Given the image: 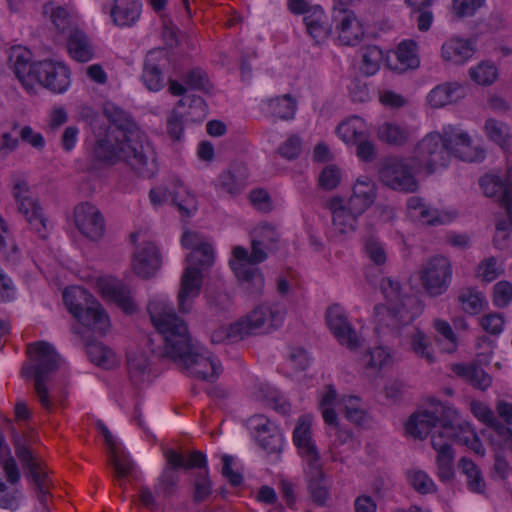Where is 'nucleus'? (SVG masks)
I'll return each mask as SVG.
<instances>
[{"label": "nucleus", "mask_w": 512, "mask_h": 512, "mask_svg": "<svg viewBox=\"0 0 512 512\" xmlns=\"http://www.w3.org/2000/svg\"><path fill=\"white\" fill-rule=\"evenodd\" d=\"M147 310L162 341V345L154 346V339H149L152 354L172 360L201 380L213 381L218 377L220 365L210 352H200L193 344L186 322L170 304L163 299H153Z\"/></svg>", "instance_id": "nucleus-1"}, {"label": "nucleus", "mask_w": 512, "mask_h": 512, "mask_svg": "<svg viewBox=\"0 0 512 512\" xmlns=\"http://www.w3.org/2000/svg\"><path fill=\"white\" fill-rule=\"evenodd\" d=\"M93 154L96 160L114 165L123 162L141 177L150 178L156 172L155 160L147 155L142 143L107 130L97 139Z\"/></svg>", "instance_id": "nucleus-2"}, {"label": "nucleus", "mask_w": 512, "mask_h": 512, "mask_svg": "<svg viewBox=\"0 0 512 512\" xmlns=\"http://www.w3.org/2000/svg\"><path fill=\"white\" fill-rule=\"evenodd\" d=\"M381 290L389 306L378 304L374 307L375 331L398 330L401 326L411 323L421 312L418 299L410 295H402L400 284L391 278L381 281Z\"/></svg>", "instance_id": "nucleus-3"}, {"label": "nucleus", "mask_w": 512, "mask_h": 512, "mask_svg": "<svg viewBox=\"0 0 512 512\" xmlns=\"http://www.w3.org/2000/svg\"><path fill=\"white\" fill-rule=\"evenodd\" d=\"M27 351L31 363L23 365L21 374L26 378H33L34 389L41 405L46 410H50L52 403L46 383L50 375L59 367V356L53 346L44 341L29 344Z\"/></svg>", "instance_id": "nucleus-4"}, {"label": "nucleus", "mask_w": 512, "mask_h": 512, "mask_svg": "<svg viewBox=\"0 0 512 512\" xmlns=\"http://www.w3.org/2000/svg\"><path fill=\"white\" fill-rule=\"evenodd\" d=\"M63 301L70 313L82 324L83 328L73 327L75 334H83L85 330H92L104 334L109 327V318L96 301L84 288L74 286L66 288L63 292Z\"/></svg>", "instance_id": "nucleus-5"}, {"label": "nucleus", "mask_w": 512, "mask_h": 512, "mask_svg": "<svg viewBox=\"0 0 512 512\" xmlns=\"http://www.w3.org/2000/svg\"><path fill=\"white\" fill-rule=\"evenodd\" d=\"M215 260L214 250L211 244H204L201 248L191 251L186 261L188 266L184 269L178 291V309L181 313H189L193 308L194 300L200 295L203 274L209 269Z\"/></svg>", "instance_id": "nucleus-6"}, {"label": "nucleus", "mask_w": 512, "mask_h": 512, "mask_svg": "<svg viewBox=\"0 0 512 512\" xmlns=\"http://www.w3.org/2000/svg\"><path fill=\"white\" fill-rule=\"evenodd\" d=\"M284 313L278 306L261 304L244 318L229 326L228 336L239 341L249 335L266 333L283 321Z\"/></svg>", "instance_id": "nucleus-7"}, {"label": "nucleus", "mask_w": 512, "mask_h": 512, "mask_svg": "<svg viewBox=\"0 0 512 512\" xmlns=\"http://www.w3.org/2000/svg\"><path fill=\"white\" fill-rule=\"evenodd\" d=\"M416 170L411 158L388 157L382 161L378 175L385 186L395 191L413 193L418 189Z\"/></svg>", "instance_id": "nucleus-8"}, {"label": "nucleus", "mask_w": 512, "mask_h": 512, "mask_svg": "<svg viewBox=\"0 0 512 512\" xmlns=\"http://www.w3.org/2000/svg\"><path fill=\"white\" fill-rule=\"evenodd\" d=\"M418 170L426 169L428 174L449 163L446 134L433 132L423 137L415 146L411 157Z\"/></svg>", "instance_id": "nucleus-9"}, {"label": "nucleus", "mask_w": 512, "mask_h": 512, "mask_svg": "<svg viewBox=\"0 0 512 512\" xmlns=\"http://www.w3.org/2000/svg\"><path fill=\"white\" fill-rule=\"evenodd\" d=\"M451 277L452 267L444 256L431 258L420 272L421 284L432 297L439 296L448 289Z\"/></svg>", "instance_id": "nucleus-10"}, {"label": "nucleus", "mask_w": 512, "mask_h": 512, "mask_svg": "<svg viewBox=\"0 0 512 512\" xmlns=\"http://www.w3.org/2000/svg\"><path fill=\"white\" fill-rule=\"evenodd\" d=\"M33 71V79L51 92L63 93L70 85V71L62 63L52 60L37 61Z\"/></svg>", "instance_id": "nucleus-11"}, {"label": "nucleus", "mask_w": 512, "mask_h": 512, "mask_svg": "<svg viewBox=\"0 0 512 512\" xmlns=\"http://www.w3.org/2000/svg\"><path fill=\"white\" fill-rule=\"evenodd\" d=\"M326 323L338 342L349 350H356L362 345L361 338L340 305L333 304L327 309Z\"/></svg>", "instance_id": "nucleus-12"}, {"label": "nucleus", "mask_w": 512, "mask_h": 512, "mask_svg": "<svg viewBox=\"0 0 512 512\" xmlns=\"http://www.w3.org/2000/svg\"><path fill=\"white\" fill-rule=\"evenodd\" d=\"M76 227L83 236L91 241H98L105 233V220L100 210L91 203L85 202L74 209Z\"/></svg>", "instance_id": "nucleus-13"}, {"label": "nucleus", "mask_w": 512, "mask_h": 512, "mask_svg": "<svg viewBox=\"0 0 512 512\" xmlns=\"http://www.w3.org/2000/svg\"><path fill=\"white\" fill-rule=\"evenodd\" d=\"M13 195L18 203L19 212L26 217L27 222L41 238H46V218L37 201L29 195L26 183H16Z\"/></svg>", "instance_id": "nucleus-14"}, {"label": "nucleus", "mask_w": 512, "mask_h": 512, "mask_svg": "<svg viewBox=\"0 0 512 512\" xmlns=\"http://www.w3.org/2000/svg\"><path fill=\"white\" fill-rule=\"evenodd\" d=\"M442 413V421L440 422V430L431 435L432 448L441 454L453 450L450 441L457 443L459 435L458 426L461 423V417L454 408H440Z\"/></svg>", "instance_id": "nucleus-15"}, {"label": "nucleus", "mask_w": 512, "mask_h": 512, "mask_svg": "<svg viewBox=\"0 0 512 512\" xmlns=\"http://www.w3.org/2000/svg\"><path fill=\"white\" fill-rule=\"evenodd\" d=\"M326 207L332 214V237L343 240L353 234L357 227V219L360 215L355 214L344 205L341 197L335 196L327 201Z\"/></svg>", "instance_id": "nucleus-16"}, {"label": "nucleus", "mask_w": 512, "mask_h": 512, "mask_svg": "<svg viewBox=\"0 0 512 512\" xmlns=\"http://www.w3.org/2000/svg\"><path fill=\"white\" fill-rule=\"evenodd\" d=\"M249 427L255 433L258 445L267 453H280L283 438L278 427L263 415H254L248 419Z\"/></svg>", "instance_id": "nucleus-17"}, {"label": "nucleus", "mask_w": 512, "mask_h": 512, "mask_svg": "<svg viewBox=\"0 0 512 512\" xmlns=\"http://www.w3.org/2000/svg\"><path fill=\"white\" fill-rule=\"evenodd\" d=\"M175 188L173 191H169L166 187L152 189L149 198L154 205H161L171 199L182 215L190 216L197 210L195 197L183 188L180 180L176 181Z\"/></svg>", "instance_id": "nucleus-18"}, {"label": "nucleus", "mask_w": 512, "mask_h": 512, "mask_svg": "<svg viewBox=\"0 0 512 512\" xmlns=\"http://www.w3.org/2000/svg\"><path fill=\"white\" fill-rule=\"evenodd\" d=\"M440 408H452L441 402L433 405L432 410H423L413 413L405 426L406 433L414 439H425L431 429L436 426L437 422L442 421V413Z\"/></svg>", "instance_id": "nucleus-19"}, {"label": "nucleus", "mask_w": 512, "mask_h": 512, "mask_svg": "<svg viewBox=\"0 0 512 512\" xmlns=\"http://www.w3.org/2000/svg\"><path fill=\"white\" fill-rule=\"evenodd\" d=\"M168 64L167 53L162 49L151 50L147 53L144 65L142 80L150 91H159L165 85L163 70Z\"/></svg>", "instance_id": "nucleus-20"}, {"label": "nucleus", "mask_w": 512, "mask_h": 512, "mask_svg": "<svg viewBox=\"0 0 512 512\" xmlns=\"http://www.w3.org/2000/svg\"><path fill=\"white\" fill-rule=\"evenodd\" d=\"M333 20L336 22L338 38L343 45L354 46L360 42L364 31L353 11L334 9Z\"/></svg>", "instance_id": "nucleus-21"}, {"label": "nucleus", "mask_w": 512, "mask_h": 512, "mask_svg": "<svg viewBox=\"0 0 512 512\" xmlns=\"http://www.w3.org/2000/svg\"><path fill=\"white\" fill-rule=\"evenodd\" d=\"M449 156L453 154L456 158L465 162H480L485 158V151L471 144L467 133H446Z\"/></svg>", "instance_id": "nucleus-22"}, {"label": "nucleus", "mask_w": 512, "mask_h": 512, "mask_svg": "<svg viewBox=\"0 0 512 512\" xmlns=\"http://www.w3.org/2000/svg\"><path fill=\"white\" fill-rule=\"evenodd\" d=\"M134 272L144 279L155 275L161 266L160 254L157 247L151 242H145L139 246L133 258Z\"/></svg>", "instance_id": "nucleus-23"}, {"label": "nucleus", "mask_w": 512, "mask_h": 512, "mask_svg": "<svg viewBox=\"0 0 512 512\" xmlns=\"http://www.w3.org/2000/svg\"><path fill=\"white\" fill-rule=\"evenodd\" d=\"M305 475L308 483V490L314 503L317 505H325L328 496V486L323 472L320 458L305 462Z\"/></svg>", "instance_id": "nucleus-24"}, {"label": "nucleus", "mask_w": 512, "mask_h": 512, "mask_svg": "<svg viewBox=\"0 0 512 512\" xmlns=\"http://www.w3.org/2000/svg\"><path fill=\"white\" fill-rule=\"evenodd\" d=\"M103 114L111 124L107 130H116L117 135L131 138L137 130V124L131 115L113 102L104 103Z\"/></svg>", "instance_id": "nucleus-25"}, {"label": "nucleus", "mask_w": 512, "mask_h": 512, "mask_svg": "<svg viewBox=\"0 0 512 512\" xmlns=\"http://www.w3.org/2000/svg\"><path fill=\"white\" fill-rule=\"evenodd\" d=\"M231 267L240 281L242 289L251 297H258L264 288V276L258 268L244 263L231 262Z\"/></svg>", "instance_id": "nucleus-26"}, {"label": "nucleus", "mask_w": 512, "mask_h": 512, "mask_svg": "<svg viewBox=\"0 0 512 512\" xmlns=\"http://www.w3.org/2000/svg\"><path fill=\"white\" fill-rule=\"evenodd\" d=\"M12 442L18 459L23 466L28 468L38 491H43V488L46 487L47 474L41 470V464L35 461L31 451L25 446L22 436L13 432Z\"/></svg>", "instance_id": "nucleus-27"}, {"label": "nucleus", "mask_w": 512, "mask_h": 512, "mask_svg": "<svg viewBox=\"0 0 512 512\" xmlns=\"http://www.w3.org/2000/svg\"><path fill=\"white\" fill-rule=\"evenodd\" d=\"M293 441L305 462L320 458L319 451L312 440L311 423L307 417L299 418L293 432Z\"/></svg>", "instance_id": "nucleus-28"}, {"label": "nucleus", "mask_w": 512, "mask_h": 512, "mask_svg": "<svg viewBox=\"0 0 512 512\" xmlns=\"http://www.w3.org/2000/svg\"><path fill=\"white\" fill-rule=\"evenodd\" d=\"M248 179V168L244 163L235 162L230 168L222 172L218 178L219 187L226 193L235 196L239 194L246 185Z\"/></svg>", "instance_id": "nucleus-29"}, {"label": "nucleus", "mask_w": 512, "mask_h": 512, "mask_svg": "<svg viewBox=\"0 0 512 512\" xmlns=\"http://www.w3.org/2000/svg\"><path fill=\"white\" fill-rule=\"evenodd\" d=\"M8 62L16 77L25 85L30 84L34 77L36 62H31V53L22 47L11 48Z\"/></svg>", "instance_id": "nucleus-30"}, {"label": "nucleus", "mask_w": 512, "mask_h": 512, "mask_svg": "<svg viewBox=\"0 0 512 512\" xmlns=\"http://www.w3.org/2000/svg\"><path fill=\"white\" fill-rule=\"evenodd\" d=\"M474 45L470 40L451 38L442 45L441 55L444 61L463 64L473 56Z\"/></svg>", "instance_id": "nucleus-31"}, {"label": "nucleus", "mask_w": 512, "mask_h": 512, "mask_svg": "<svg viewBox=\"0 0 512 512\" xmlns=\"http://www.w3.org/2000/svg\"><path fill=\"white\" fill-rule=\"evenodd\" d=\"M108 463L112 466L114 477L119 481L120 487L125 488L123 479L132 476L136 469L131 456L117 445L108 451Z\"/></svg>", "instance_id": "nucleus-32"}, {"label": "nucleus", "mask_w": 512, "mask_h": 512, "mask_svg": "<svg viewBox=\"0 0 512 512\" xmlns=\"http://www.w3.org/2000/svg\"><path fill=\"white\" fill-rule=\"evenodd\" d=\"M375 198L374 184L367 181H357L353 188V194L345 206L355 214L362 215L374 203Z\"/></svg>", "instance_id": "nucleus-33"}, {"label": "nucleus", "mask_w": 512, "mask_h": 512, "mask_svg": "<svg viewBox=\"0 0 512 512\" xmlns=\"http://www.w3.org/2000/svg\"><path fill=\"white\" fill-rule=\"evenodd\" d=\"M304 22L308 34L316 43L324 41L332 31V24L318 5L313 6L311 13L304 17Z\"/></svg>", "instance_id": "nucleus-34"}, {"label": "nucleus", "mask_w": 512, "mask_h": 512, "mask_svg": "<svg viewBox=\"0 0 512 512\" xmlns=\"http://www.w3.org/2000/svg\"><path fill=\"white\" fill-rule=\"evenodd\" d=\"M464 96V90L460 84L443 83L433 88L428 94L427 100L431 107L441 108L457 102Z\"/></svg>", "instance_id": "nucleus-35"}, {"label": "nucleus", "mask_w": 512, "mask_h": 512, "mask_svg": "<svg viewBox=\"0 0 512 512\" xmlns=\"http://www.w3.org/2000/svg\"><path fill=\"white\" fill-rule=\"evenodd\" d=\"M458 469L466 478V486L470 492L485 494L487 485L484 475L471 459L462 457L458 461Z\"/></svg>", "instance_id": "nucleus-36"}, {"label": "nucleus", "mask_w": 512, "mask_h": 512, "mask_svg": "<svg viewBox=\"0 0 512 512\" xmlns=\"http://www.w3.org/2000/svg\"><path fill=\"white\" fill-rule=\"evenodd\" d=\"M111 9L113 21L118 26H130L140 17L141 5L137 0H115Z\"/></svg>", "instance_id": "nucleus-37"}, {"label": "nucleus", "mask_w": 512, "mask_h": 512, "mask_svg": "<svg viewBox=\"0 0 512 512\" xmlns=\"http://www.w3.org/2000/svg\"><path fill=\"white\" fill-rule=\"evenodd\" d=\"M451 370L475 388L485 390L491 385V377L476 364H453Z\"/></svg>", "instance_id": "nucleus-38"}, {"label": "nucleus", "mask_w": 512, "mask_h": 512, "mask_svg": "<svg viewBox=\"0 0 512 512\" xmlns=\"http://www.w3.org/2000/svg\"><path fill=\"white\" fill-rule=\"evenodd\" d=\"M67 47L71 57L78 62H88L94 56V50L89 39L80 30L70 31Z\"/></svg>", "instance_id": "nucleus-39"}, {"label": "nucleus", "mask_w": 512, "mask_h": 512, "mask_svg": "<svg viewBox=\"0 0 512 512\" xmlns=\"http://www.w3.org/2000/svg\"><path fill=\"white\" fill-rule=\"evenodd\" d=\"M480 186L487 197H497L500 205L512 202V189L499 176L485 175Z\"/></svg>", "instance_id": "nucleus-40"}, {"label": "nucleus", "mask_w": 512, "mask_h": 512, "mask_svg": "<svg viewBox=\"0 0 512 512\" xmlns=\"http://www.w3.org/2000/svg\"><path fill=\"white\" fill-rule=\"evenodd\" d=\"M377 136L380 141L388 145L402 146L409 140L410 132L406 126L385 122L379 126Z\"/></svg>", "instance_id": "nucleus-41"}, {"label": "nucleus", "mask_w": 512, "mask_h": 512, "mask_svg": "<svg viewBox=\"0 0 512 512\" xmlns=\"http://www.w3.org/2000/svg\"><path fill=\"white\" fill-rule=\"evenodd\" d=\"M394 55L397 64L394 66L389 64L391 69L403 72L408 69H415L419 66V58L416 53V43L414 41H404L400 43Z\"/></svg>", "instance_id": "nucleus-42"}, {"label": "nucleus", "mask_w": 512, "mask_h": 512, "mask_svg": "<svg viewBox=\"0 0 512 512\" xmlns=\"http://www.w3.org/2000/svg\"><path fill=\"white\" fill-rule=\"evenodd\" d=\"M102 291L126 313L135 311V305L130 296V291L121 282H107L102 286Z\"/></svg>", "instance_id": "nucleus-43"}, {"label": "nucleus", "mask_w": 512, "mask_h": 512, "mask_svg": "<svg viewBox=\"0 0 512 512\" xmlns=\"http://www.w3.org/2000/svg\"><path fill=\"white\" fill-rule=\"evenodd\" d=\"M337 134L348 144H356L366 134L365 124L360 117H352L337 127Z\"/></svg>", "instance_id": "nucleus-44"}, {"label": "nucleus", "mask_w": 512, "mask_h": 512, "mask_svg": "<svg viewBox=\"0 0 512 512\" xmlns=\"http://www.w3.org/2000/svg\"><path fill=\"white\" fill-rule=\"evenodd\" d=\"M165 458L169 465L184 469H191L194 467L204 468L206 466V456L200 451H193L190 454L189 459L186 460L183 454L169 449L165 452Z\"/></svg>", "instance_id": "nucleus-45"}, {"label": "nucleus", "mask_w": 512, "mask_h": 512, "mask_svg": "<svg viewBox=\"0 0 512 512\" xmlns=\"http://www.w3.org/2000/svg\"><path fill=\"white\" fill-rule=\"evenodd\" d=\"M177 469H179V467H174L167 463V466L162 471L154 486L156 496L166 498L173 494L179 481V476L176 471Z\"/></svg>", "instance_id": "nucleus-46"}, {"label": "nucleus", "mask_w": 512, "mask_h": 512, "mask_svg": "<svg viewBox=\"0 0 512 512\" xmlns=\"http://www.w3.org/2000/svg\"><path fill=\"white\" fill-rule=\"evenodd\" d=\"M360 53L362 58L360 69L363 74L366 76L376 74L384 58L383 51L378 46L370 45L361 48Z\"/></svg>", "instance_id": "nucleus-47"}, {"label": "nucleus", "mask_w": 512, "mask_h": 512, "mask_svg": "<svg viewBox=\"0 0 512 512\" xmlns=\"http://www.w3.org/2000/svg\"><path fill=\"white\" fill-rule=\"evenodd\" d=\"M458 300L465 312L476 315L483 310L485 303L484 295L475 288H463L460 290Z\"/></svg>", "instance_id": "nucleus-48"}, {"label": "nucleus", "mask_w": 512, "mask_h": 512, "mask_svg": "<svg viewBox=\"0 0 512 512\" xmlns=\"http://www.w3.org/2000/svg\"><path fill=\"white\" fill-rule=\"evenodd\" d=\"M86 353L92 363L104 368H110L115 362L114 353L99 342H88Z\"/></svg>", "instance_id": "nucleus-49"}, {"label": "nucleus", "mask_w": 512, "mask_h": 512, "mask_svg": "<svg viewBox=\"0 0 512 512\" xmlns=\"http://www.w3.org/2000/svg\"><path fill=\"white\" fill-rule=\"evenodd\" d=\"M472 414L487 427L493 429L495 432L498 430L504 431V424L499 421L494 412L483 402L472 401L470 404Z\"/></svg>", "instance_id": "nucleus-50"}, {"label": "nucleus", "mask_w": 512, "mask_h": 512, "mask_svg": "<svg viewBox=\"0 0 512 512\" xmlns=\"http://www.w3.org/2000/svg\"><path fill=\"white\" fill-rule=\"evenodd\" d=\"M269 107L275 117L289 120L295 115L297 102L290 94H286L283 97L271 99Z\"/></svg>", "instance_id": "nucleus-51"}, {"label": "nucleus", "mask_w": 512, "mask_h": 512, "mask_svg": "<svg viewBox=\"0 0 512 512\" xmlns=\"http://www.w3.org/2000/svg\"><path fill=\"white\" fill-rule=\"evenodd\" d=\"M459 435L457 436V443L465 445L474 451L476 454L483 456L485 448L483 447L479 437L471 428L470 424L461 419L460 426H458Z\"/></svg>", "instance_id": "nucleus-52"}, {"label": "nucleus", "mask_w": 512, "mask_h": 512, "mask_svg": "<svg viewBox=\"0 0 512 512\" xmlns=\"http://www.w3.org/2000/svg\"><path fill=\"white\" fill-rule=\"evenodd\" d=\"M413 352L425 359L428 363L434 362V355L430 339L420 330H416L411 337Z\"/></svg>", "instance_id": "nucleus-53"}, {"label": "nucleus", "mask_w": 512, "mask_h": 512, "mask_svg": "<svg viewBox=\"0 0 512 512\" xmlns=\"http://www.w3.org/2000/svg\"><path fill=\"white\" fill-rule=\"evenodd\" d=\"M44 13L50 15V19L54 25V27L60 33H66L72 31L71 30V20L69 18V14L67 10L60 6H53L52 4H46L44 6Z\"/></svg>", "instance_id": "nucleus-54"}, {"label": "nucleus", "mask_w": 512, "mask_h": 512, "mask_svg": "<svg viewBox=\"0 0 512 512\" xmlns=\"http://www.w3.org/2000/svg\"><path fill=\"white\" fill-rule=\"evenodd\" d=\"M454 459V450L448 452L442 451L441 454L436 455L437 476L440 481L449 482L454 478Z\"/></svg>", "instance_id": "nucleus-55"}, {"label": "nucleus", "mask_w": 512, "mask_h": 512, "mask_svg": "<svg viewBox=\"0 0 512 512\" xmlns=\"http://www.w3.org/2000/svg\"><path fill=\"white\" fill-rule=\"evenodd\" d=\"M472 80L480 85H491L497 79V68L493 63L482 62L475 68L470 69Z\"/></svg>", "instance_id": "nucleus-56"}, {"label": "nucleus", "mask_w": 512, "mask_h": 512, "mask_svg": "<svg viewBox=\"0 0 512 512\" xmlns=\"http://www.w3.org/2000/svg\"><path fill=\"white\" fill-rule=\"evenodd\" d=\"M410 485L421 494L433 493L436 485L430 476L422 470H412L407 473Z\"/></svg>", "instance_id": "nucleus-57"}, {"label": "nucleus", "mask_w": 512, "mask_h": 512, "mask_svg": "<svg viewBox=\"0 0 512 512\" xmlns=\"http://www.w3.org/2000/svg\"><path fill=\"white\" fill-rule=\"evenodd\" d=\"M484 129L487 137L491 141L497 143L501 147L506 144L509 138V134L505 123L493 118H489L485 121Z\"/></svg>", "instance_id": "nucleus-58"}, {"label": "nucleus", "mask_w": 512, "mask_h": 512, "mask_svg": "<svg viewBox=\"0 0 512 512\" xmlns=\"http://www.w3.org/2000/svg\"><path fill=\"white\" fill-rule=\"evenodd\" d=\"M128 372L134 383H140L148 370V360L142 355H131L127 359Z\"/></svg>", "instance_id": "nucleus-59"}, {"label": "nucleus", "mask_w": 512, "mask_h": 512, "mask_svg": "<svg viewBox=\"0 0 512 512\" xmlns=\"http://www.w3.org/2000/svg\"><path fill=\"white\" fill-rule=\"evenodd\" d=\"M484 0H452L451 11L456 19L473 16L483 5Z\"/></svg>", "instance_id": "nucleus-60"}, {"label": "nucleus", "mask_w": 512, "mask_h": 512, "mask_svg": "<svg viewBox=\"0 0 512 512\" xmlns=\"http://www.w3.org/2000/svg\"><path fill=\"white\" fill-rule=\"evenodd\" d=\"M432 0H421L419 5L415 9H412L413 13H417L416 23L417 28L421 32H426L430 29L433 22V13L428 8L431 6Z\"/></svg>", "instance_id": "nucleus-61"}, {"label": "nucleus", "mask_w": 512, "mask_h": 512, "mask_svg": "<svg viewBox=\"0 0 512 512\" xmlns=\"http://www.w3.org/2000/svg\"><path fill=\"white\" fill-rule=\"evenodd\" d=\"M267 250L275 248L279 234L270 224H262L255 230V237Z\"/></svg>", "instance_id": "nucleus-62"}, {"label": "nucleus", "mask_w": 512, "mask_h": 512, "mask_svg": "<svg viewBox=\"0 0 512 512\" xmlns=\"http://www.w3.org/2000/svg\"><path fill=\"white\" fill-rule=\"evenodd\" d=\"M512 301V284L500 281L493 288V303L499 308L507 307Z\"/></svg>", "instance_id": "nucleus-63"}, {"label": "nucleus", "mask_w": 512, "mask_h": 512, "mask_svg": "<svg viewBox=\"0 0 512 512\" xmlns=\"http://www.w3.org/2000/svg\"><path fill=\"white\" fill-rule=\"evenodd\" d=\"M185 83L192 89L200 90L206 93L210 92L212 88L206 73L198 68L193 69L187 73L185 77Z\"/></svg>", "instance_id": "nucleus-64"}]
</instances>
